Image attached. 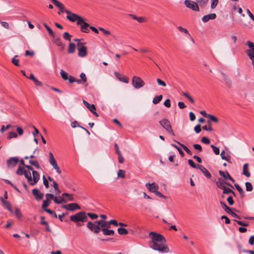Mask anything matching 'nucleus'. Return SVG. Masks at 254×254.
Segmentation results:
<instances>
[{"label":"nucleus","instance_id":"nucleus-1","mask_svg":"<svg viewBox=\"0 0 254 254\" xmlns=\"http://www.w3.org/2000/svg\"><path fill=\"white\" fill-rule=\"evenodd\" d=\"M149 237L151 239L148 243L150 248L161 253H168L170 252L169 248L165 244L166 240L164 236L151 232L149 234Z\"/></svg>","mask_w":254,"mask_h":254},{"label":"nucleus","instance_id":"nucleus-2","mask_svg":"<svg viewBox=\"0 0 254 254\" xmlns=\"http://www.w3.org/2000/svg\"><path fill=\"white\" fill-rule=\"evenodd\" d=\"M70 220L75 223L77 226H81L82 224L79 222H85L87 221L88 217L86 213L84 211H80L74 215L70 216Z\"/></svg>","mask_w":254,"mask_h":254},{"label":"nucleus","instance_id":"nucleus-3","mask_svg":"<svg viewBox=\"0 0 254 254\" xmlns=\"http://www.w3.org/2000/svg\"><path fill=\"white\" fill-rule=\"evenodd\" d=\"M33 178H32L30 172L28 171V175H26L27 182L31 186L35 185L40 180V174L36 171H33Z\"/></svg>","mask_w":254,"mask_h":254},{"label":"nucleus","instance_id":"nucleus-4","mask_svg":"<svg viewBox=\"0 0 254 254\" xmlns=\"http://www.w3.org/2000/svg\"><path fill=\"white\" fill-rule=\"evenodd\" d=\"M65 12L67 14L66 18L71 22L76 21V24L79 25L80 22L82 20V17L78 15L72 13L69 10H66Z\"/></svg>","mask_w":254,"mask_h":254},{"label":"nucleus","instance_id":"nucleus-5","mask_svg":"<svg viewBox=\"0 0 254 254\" xmlns=\"http://www.w3.org/2000/svg\"><path fill=\"white\" fill-rule=\"evenodd\" d=\"M160 125L168 131L169 133L174 136L175 133L172 129L170 121L166 119H163V120L159 121Z\"/></svg>","mask_w":254,"mask_h":254},{"label":"nucleus","instance_id":"nucleus-6","mask_svg":"<svg viewBox=\"0 0 254 254\" xmlns=\"http://www.w3.org/2000/svg\"><path fill=\"white\" fill-rule=\"evenodd\" d=\"M132 84L134 88L139 89L145 85V83L140 77L134 76L132 78Z\"/></svg>","mask_w":254,"mask_h":254},{"label":"nucleus","instance_id":"nucleus-7","mask_svg":"<svg viewBox=\"0 0 254 254\" xmlns=\"http://www.w3.org/2000/svg\"><path fill=\"white\" fill-rule=\"evenodd\" d=\"M45 196L46 200L49 201L50 199H53L55 203L57 204H61L62 202L66 203L67 202V200L65 199L62 198V197L58 198L57 197L54 196V195L51 193H47L46 194Z\"/></svg>","mask_w":254,"mask_h":254},{"label":"nucleus","instance_id":"nucleus-8","mask_svg":"<svg viewBox=\"0 0 254 254\" xmlns=\"http://www.w3.org/2000/svg\"><path fill=\"white\" fill-rule=\"evenodd\" d=\"M184 3L186 7L194 11H199V7L196 1L190 0H185Z\"/></svg>","mask_w":254,"mask_h":254},{"label":"nucleus","instance_id":"nucleus-9","mask_svg":"<svg viewBox=\"0 0 254 254\" xmlns=\"http://www.w3.org/2000/svg\"><path fill=\"white\" fill-rule=\"evenodd\" d=\"M49 163L53 166V167L56 170V172L60 174L62 173V171L61 170L60 167L58 166L57 162L54 157L53 153L51 152H50L49 153Z\"/></svg>","mask_w":254,"mask_h":254},{"label":"nucleus","instance_id":"nucleus-10","mask_svg":"<svg viewBox=\"0 0 254 254\" xmlns=\"http://www.w3.org/2000/svg\"><path fill=\"white\" fill-rule=\"evenodd\" d=\"M87 227L95 234H98L101 231V228L99 226L96 225L91 221H88L87 224Z\"/></svg>","mask_w":254,"mask_h":254},{"label":"nucleus","instance_id":"nucleus-11","mask_svg":"<svg viewBox=\"0 0 254 254\" xmlns=\"http://www.w3.org/2000/svg\"><path fill=\"white\" fill-rule=\"evenodd\" d=\"M250 49L246 51V53L249 58H252L254 57V44L250 41L246 42V44Z\"/></svg>","mask_w":254,"mask_h":254},{"label":"nucleus","instance_id":"nucleus-12","mask_svg":"<svg viewBox=\"0 0 254 254\" xmlns=\"http://www.w3.org/2000/svg\"><path fill=\"white\" fill-rule=\"evenodd\" d=\"M19 162V159L16 157L9 158L6 161L7 166L9 168L15 167Z\"/></svg>","mask_w":254,"mask_h":254},{"label":"nucleus","instance_id":"nucleus-13","mask_svg":"<svg viewBox=\"0 0 254 254\" xmlns=\"http://www.w3.org/2000/svg\"><path fill=\"white\" fill-rule=\"evenodd\" d=\"M62 208L71 211L80 209V206L78 204L75 203H72L66 205H63L62 206Z\"/></svg>","mask_w":254,"mask_h":254},{"label":"nucleus","instance_id":"nucleus-14","mask_svg":"<svg viewBox=\"0 0 254 254\" xmlns=\"http://www.w3.org/2000/svg\"><path fill=\"white\" fill-rule=\"evenodd\" d=\"M81 27V31L82 32L88 33L89 32V28H90V26L88 23L84 21V19L82 18V20L80 22L79 25Z\"/></svg>","mask_w":254,"mask_h":254},{"label":"nucleus","instance_id":"nucleus-15","mask_svg":"<svg viewBox=\"0 0 254 254\" xmlns=\"http://www.w3.org/2000/svg\"><path fill=\"white\" fill-rule=\"evenodd\" d=\"M216 184L217 187L220 189H222L223 188L225 187V186H224L225 184L232 188H234L233 186L230 183L225 182L221 178H219L218 179V181L216 182Z\"/></svg>","mask_w":254,"mask_h":254},{"label":"nucleus","instance_id":"nucleus-16","mask_svg":"<svg viewBox=\"0 0 254 254\" xmlns=\"http://www.w3.org/2000/svg\"><path fill=\"white\" fill-rule=\"evenodd\" d=\"M32 194L35 196V198L39 200L43 198L44 194L40 192L37 189H34L32 191Z\"/></svg>","mask_w":254,"mask_h":254},{"label":"nucleus","instance_id":"nucleus-17","mask_svg":"<svg viewBox=\"0 0 254 254\" xmlns=\"http://www.w3.org/2000/svg\"><path fill=\"white\" fill-rule=\"evenodd\" d=\"M145 186L150 191L153 193L157 191L159 189L158 185H157L155 183H153L152 184L147 183Z\"/></svg>","mask_w":254,"mask_h":254},{"label":"nucleus","instance_id":"nucleus-18","mask_svg":"<svg viewBox=\"0 0 254 254\" xmlns=\"http://www.w3.org/2000/svg\"><path fill=\"white\" fill-rule=\"evenodd\" d=\"M115 76L117 78H118L120 81H122L123 82L128 83L129 80L128 78L123 75H121L120 73H119L118 72H115L114 73Z\"/></svg>","mask_w":254,"mask_h":254},{"label":"nucleus","instance_id":"nucleus-19","mask_svg":"<svg viewBox=\"0 0 254 254\" xmlns=\"http://www.w3.org/2000/svg\"><path fill=\"white\" fill-rule=\"evenodd\" d=\"M219 174L221 176L223 177L225 179L227 180L229 179L233 183L235 182V180L230 175L229 173L227 171L224 172L223 171L220 170L219 171Z\"/></svg>","mask_w":254,"mask_h":254},{"label":"nucleus","instance_id":"nucleus-20","mask_svg":"<svg viewBox=\"0 0 254 254\" xmlns=\"http://www.w3.org/2000/svg\"><path fill=\"white\" fill-rule=\"evenodd\" d=\"M221 74L222 75V77L223 78L224 81L225 82L226 85L228 87H231L232 81L230 78L228 77V76L223 72H221Z\"/></svg>","mask_w":254,"mask_h":254},{"label":"nucleus","instance_id":"nucleus-21","mask_svg":"<svg viewBox=\"0 0 254 254\" xmlns=\"http://www.w3.org/2000/svg\"><path fill=\"white\" fill-rule=\"evenodd\" d=\"M52 37L53 38V43H55L57 46L60 47L61 50H63L64 49V46L63 45L60 38L56 37L55 35H54V37Z\"/></svg>","mask_w":254,"mask_h":254},{"label":"nucleus","instance_id":"nucleus-22","mask_svg":"<svg viewBox=\"0 0 254 254\" xmlns=\"http://www.w3.org/2000/svg\"><path fill=\"white\" fill-rule=\"evenodd\" d=\"M216 17V14L215 13H210L205 15H204L202 17V21L205 23L209 20H213Z\"/></svg>","mask_w":254,"mask_h":254},{"label":"nucleus","instance_id":"nucleus-23","mask_svg":"<svg viewBox=\"0 0 254 254\" xmlns=\"http://www.w3.org/2000/svg\"><path fill=\"white\" fill-rule=\"evenodd\" d=\"M78 56L80 57H84L87 54V49L85 46H81L78 49Z\"/></svg>","mask_w":254,"mask_h":254},{"label":"nucleus","instance_id":"nucleus-24","mask_svg":"<svg viewBox=\"0 0 254 254\" xmlns=\"http://www.w3.org/2000/svg\"><path fill=\"white\" fill-rule=\"evenodd\" d=\"M53 4L59 8L60 11L58 12L59 14H60L61 12H64L65 11L67 10L66 9H64V4L61 2L59 1L58 0H56L53 3Z\"/></svg>","mask_w":254,"mask_h":254},{"label":"nucleus","instance_id":"nucleus-25","mask_svg":"<svg viewBox=\"0 0 254 254\" xmlns=\"http://www.w3.org/2000/svg\"><path fill=\"white\" fill-rule=\"evenodd\" d=\"M207 179L211 178V175L209 171L203 166L200 165L198 168Z\"/></svg>","mask_w":254,"mask_h":254},{"label":"nucleus","instance_id":"nucleus-26","mask_svg":"<svg viewBox=\"0 0 254 254\" xmlns=\"http://www.w3.org/2000/svg\"><path fill=\"white\" fill-rule=\"evenodd\" d=\"M25 167L19 166L16 171V174L20 176L24 175L26 178V175H28V172L25 170Z\"/></svg>","mask_w":254,"mask_h":254},{"label":"nucleus","instance_id":"nucleus-27","mask_svg":"<svg viewBox=\"0 0 254 254\" xmlns=\"http://www.w3.org/2000/svg\"><path fill=\"white\" fill-rule=\"evenodd\" d=\"M83 103L91 112L93 111H96V107L94 104H90L88 102L84 100H83Z\"/></svg>","mask_w":254,"mask_h":254},{"label":"nucleus","instance_id":"nucleus-28","mask_svg":"<svg viewBox=\"0 0 254 254\" xmlns=\"http://www.w3.org/2000/svg\"><path fill=\"white\" fill-rule=\"evenodd\" d=\"M198 6L202 9L204 8L207 5L209 0H195Z\"/></svg>","mask_w":254,"mask_h":254},{"label":"nucleus","instance_id":"nucleus-29","mask_svg":"<svg viewBox=\"0 0 254 254\" xmlns=\"http://www.w3.org/2000/svg\"><path fill=\"white\" fill-rule=\"evenodd\" d=\"M101 231L103 232V235L106 236H113L115 232L113 230H108L106 228L101 229Z\"/></svg>","mask_w":254,"mask_h":254},{"label":"nucleus","instance_id":"nucleus-30","mask_svg":"<svg viewBox=\"0 0 254 254\" xmlns=\"http://www.w3.org/2000/svg\"><path fill=\"white\" fill-rule=\"evenodd\" d=\"M0 200L2 203L3 206L6 207L9 211L12 212L10 203L6 200H4L3 197L0 198Z\"/></svg>","mask_w":254,"mask_h":254},{"label":"nucleus","instance_id":"nucleus-31","mask_svg":"<svg viewBox=\"0 0 254 254\" xmlns=\"http://www.w3.org/2000/svg\"><path fill=\"white\" fill-rule=\"evenodd\" d=\"M243 174L247 177H250L251 174L249 171L248 164L246 163L243 166Z\"/></svg>","mask_w":254,"mask_h":254},{"label":"nucleus","instance_id":"nucleus-32","mask_svg":"<svg viewBox=\"0 0 254 254\" xmlns=\"http://www.w3.org/2000/svg\"><path fill=\"white\" fill-rule=\"evenodd\" d=\"M76 45L75 44L72 43H69L68 47V53L69 54H72L74 53L75 50Z\"/></svg>","mask_w":254,"mask_h":254},{"label":"nucleus","instance_id":"nucleus-33","mask_svg":"<svg viewBox=\"0 0 254 254\" xmlns=\"http://www.w3.org/2000/svg\"><path fill=\"white\" fill-rule=\"evenodd\" d=\"M234 186L239 191L241 196L242 197H244L245 196V192L244 190L241 188V187L239 186V185L238 184H235Z\"/></svg>","mask_w":254,"mask_h":254},{"label":"nucleus","instance_id":"nucleus-34","mask_svg":"<svg viewBox=\"0 0 254 254\" xmlns=\"http://www.w3.org/2000/svg\"><path fill=\"white\" fill-rule=\"evenodd\" d=\"M62 196H63L62 198L65 199L67 201V200H69V201H73L74 200V198L72 196V195L70 194L69 193H63L62 194Z\"/></svg>","mask_w":254,"mask_h":254},{"label":"nucleus","instance_id":"nucleus-35","mask_svg":"<svg viewBox=\"0 0 254 254\" xmlns=\"http://www.w3.org/2000/svg\"><path fill=\"white\" fill-rule=\"evenodd\" d=\"M220 204H221V205L222 207L223 208V209L225 211H226V212H227L229 214L230 212H232L231 209L230 207H229L228 206H227V205L226 204V203L224 202L221 201Z\"/></svg>","mask_w":254,"mask_h":254},{"label":"nucleus","instance_id":"nucleus-36","mask_svg":"<svg viewBox=\"0 0 254 254\" xmlns=\"http://www.w3.org/2000/svg\"><path fill=\"white\" fill-rule=\"evenodd\" d=\"M175 141L178 143L179 144L180 146H181L184 149V150L189 155H191L192 154V152L186 146H185V145H184L183 144H182L181 143H180L179 142L175 140Z\"/></svg>","mask_w":254,"mask_h":254},{"label":"nucleus","instance_id":"nucleus-37","mask_svg":"<svg viewBox=\"0 0 254 254\" xmlns=\"http://www.w3.org/2000/svg\"><path fill=\"white\" fill-rule=\"evenodd\" d=\"M163 96L162 95H160L158 96H156L153 99L152 102L154 104H157L159 103L161 100L162 99Z\"/></svg>","mask_w":254,"mask_h":254},{"label":"nucleus","instance_id":"nucleus-38","mask_svg":"<svg viewBox=\"0 0 254 254\" xmlns=\"http://www.w3.org/2000/svg\"><path fill=\"white\" fill-rule=\"evenodd\" d=\"M118 232L120 235H127L128 234V231L127 229L124 228H119L118 229Z\"/></svg>","mask_w":254,"mask_h":254},{"label":"nucleus","instance_id":"nucleus-39","mask_svg":"<svg viewBox=\"0 0 254 254\" xmlns=\"http://www.w3.org/2000/svg\"><path fill=\"white\" fill-rule=\"evenodd\" d=\"M130 16L133 19L136 20L138 22L142 23L145 21V18L143 17H137L133 14H130Z\"/></svg>","mask_w":254,"mask_h":254},{"label":"nucleus","instance_id":"nucleus-40","mask_svg":"<svg viewBox=\"0 0 254 254\" xmlns=\"http://www.w3.org/2000/svg\"><path fill=\"white\" fill-rule=\"evenodd\" d=\"M110 227H111V226H110V224H109V221L107 222V221L103 220L100 228H101V229H103V228L108 229V228H110Z\"/></svg>","mask_w":254,"mask_h":254},{"label":"nucleus","instance_id":"nucleus-41","mask_svg":"<svg viewBox=\"0 0 254 254\" xmlns=\"http://www.w3.org/2000/svg\"><path fill=\"white\" fill-rule=\"evenodd\" d=\"M29 162L31 165L34 166L37 169L40 168V166L38 161L30 160Z\"/></svg>","mask_w":254,"mask_h":254},{"label":"nucleus","instance_id":"nucleus-42","mask_svg":"<svg viewBox=\"0 0 254 254\" xmlns=\"http://www.w3.org/2000/svg\"><path fill=\"white\" fill-rule=\"evenodd\" d=\"M220 156H221V157L222 158V159L223 160H225L227 161H228L229 162L230 161V159H231V157L230 156H226L225 155V151L224 150H223L221 154H220Z\"/></svg>","mask_w":254,"mask_h":254},{"label":"nucleus","instance_id":"nucleus-43","mask_svg":"<svg viewBox=\"0 0 254 254\" xmlns=\"http://www.w3.org/2000/svg\"><path fill=\"white\" fill-rule=\"evenodd\" d=\"M43 25H44V26L46 28V29L48 31V33H49V35L51 37H54L55 34L53 32V31L52 30V29L49 26H48V25L46 23H44Z\"/></svg>","mask_w":254,"mask_h":254},{"label":"nucleus","instance_id":"nucleus-44","mask_svg":"<svg viewBox=\"0 0 254 254\" xmlns=\"http://www.w3.org/2000/svg\"><path fill=\"white\" fill-rule=\"evenodd\" d=\"M60 74H61V75L62 78L64 80H67L68 76V73L66 72H65L64 70L62 69V70H61Z\"/></svg>","mask_w":254,"mask_h":254},{"label":"nucleus","instance_id":"nucleus-45","mask_svg":"<svg viewBox=\"0 0 254 254\" xmlns=\"http://www.w3.org/2000/svg\"><path fill=\"white\" fill-rule=\"evenodd\" d=\"M188 162V164L190 165V166H191L193 168L198 169L199 166H200L199 165L195 164L194 162L193 161V160L191 159H189Z\"/></svg>","mask_w":254,"mask_h":254},{"label":"nucleus","instance_id":"nucleus-46","mask_svg":"<svg viewBox=\"0 0 254 254\" xmlns=\"http://www.w3.org/2000/svg\"><path fill=\"white\" fill-rule=\"evenodd\" d=\"M171 145L173 147H174L175 148H176L177 149V151H179L180 155L182 157H183L185 155V154L183 152V151H182V150L181 149V148L179 147L178 146H177V145L175 144H171Z\"/></svg>","mask_w":254,"mask_h":254},{"label":"nucleus","instance_id":"nucleus-47","mask_svg":"<svg viewBox=\"0 0 254 254\" xmlns=\"http://www.w3.org/2000/svg\"><path fill=\"white\" fill-rule=\"evenodd\" d=\"M71 35H70L68 32H65L64 34H63V38H64V40H66V41H71Z\"/></svg>","mask_w":254,"mask_h":254},{"label":"nucleus","instance_id":"nucleus-48","mask_svg":"<svg viewBox=\"0 0 254 254\" xmlns=\"http://www.w3.org/2000/svg\"><path fill=\"white\" fill-rule=\"evenodd\" d=\"M245 185H246V190L247 191H251L253 190V187L251 183L248 182H246L245 183Z\"/></svg>","mask_w":254,"mask_h":254},{"label":"nucleus","instance_id":"nucleus-49","mask_svg":"<svg viewBox=\"0 0 254 254\" xmlns=\"http://www.w3.org/2000/svg\"><path fill=\"white\" fill-rule=\"evenodd\" d=\"M50 202L49 201L45 199L43 200V202L42 205V208L45 210V209H47V207L50 205Z\"/></svg>","mask_w":254,"mask_h":254},{"label":"nucleus","instance_id":"nucleus-50","mask_svg":"<svg viewBox=\"0 0 254 254\" xmlns=\"http://www.w3.org/2000/svg\"><path fill=\"white\" fill-rule=\"evenodd\" d=\"M118 177L124 179L125 177V171L123 170H119L118 172Z\"/></svg>","mask_w":254,"mask_h":254},{"label":"nucleus","instance_id":"nucleus-51","mask_svg":"<svg viewBox=\"0 0 254 254\" xmlns=\"http://www.w3.org/2000/svg\"><path fill=\"white\" fill-rule=\"evenodd\" d=\"M17 137V134L14 132L11 131L9 132L8 135L7 137L8 139H11L13 138H16Z\"/></svg>","mask_w":254,"mask_h":254},{"label":"nucleus","instance_id":"nucleus-52","mask_svg":"<svg viewBox=\"0 0 254 254\" xmlns=\"http://www.w3.org/2000/svg\"><path fill=\"white\" fill-rule=\"evenodd\" d=\"M210 147L212 148L213 152L215 155H219L220 153L219 149L218 147H216L214 145H211Z\"/></svg>","mask_w":254,"mask_h":254},{"label":"nucleus","instance_id":"nucleus-53","mask_svg":"<svg viewBox=\"0 0 254 254\" xmlns=\"http://www.w3.org/2000/svg\"><path fill=\"white\" fill-rule=\"evenodd\" d=\"M17 57H18L17 55L15 56L12 59L11 62L15 66H19V59H16Z\"/></svg>","mask_w":254,"mask_h":254},{"label":"nucleus","instance_id":"nucleus-54","mask_svg":"<svg viewBox=\"0 0 254 254\" xmlns=\"http://www.w3.org/2000/svg\"><path fill=\"white\" fill-rule=\"evenodd\" d=\"M86 214L87 217L89 216L92 220L96 219L98 217V215L95 213H87Z\"/></svg>","mask_w":254,"mask_h":254},{"label":"nucleus","instance_id":"nucleus-55","mask_svg":"<svg viewBox=\"0 0 254 254\" xmlns=\"http://www.w3.org/2000/svg\"><path fill=\"white\" fill-rule=\"evenodd\" d=\"M208 128H207L206 126H204L202 127V129L205 130H209L210 131H212L213 130V129L211 127V124L210 121H208Z\"/></svg>","mask_w":254,"mask_h":254},{"label":"nucleus","instance_id":"nucleus-56","mask_svg":"<svg viewBox=\"0 0 254 254\" xmlns=\"http://www.w3.org/2000/svg\"><path fill=\"white\" fill-rule=\"evenodd\" d=\"M219 0H211V8H215L218 3Z\"/></svg>","mask_w":254,"mask_h":254},{"label":"nucleus","instance_id":"nucleus-57","mask_svg":"<svg viewBox=\"0 0 254 254\" xmlns=\"http://www.w3.org/2000/svg\"><path fill=\"white\" fill-rule=\"evenodd\" d=\"M178 29L180 31V32H184L185 33L188 34L189 35V37H190V34H189V31H188L187 29L181 27V26H178Z\"/></svg>","mask_w":254,"mask_h":254},{"label":"nucleus","instance_id":"nucleus-58","mask_svg":"<svg viewBox=\"0 0 254 254\" xmlns=\"http://www.w3.org/2000/svg\"><path fill=\"white\" fill-rule=\"evenodd\" d=\"M194 148L197 150L198 152H200L202 150V147L199 144H194L193 145Z\"/></svg>","mask_w":254,"mask_h":254},{"label":"nucleus","instance_id":"nucleus-59","mask_svg":"<svg viewBox=\"0 0 254 254\" xmlns=\"http://www.w3.org/2000/svg\"><path fill=\"white\" fill-rule=\"evenodd\" d=\"M222 190H223V194H228L231 193L232 190L229 188L224 187Z\"/></svg>","mask_w":254,"mask_h":254},{"label":"nucleus","instance_id":"nucleus-60","mask_svg":"<svg viewBox=\"0 0 254 254\" xmlns=\"http://www.w3.org/2000/svg\"><path fill=\"white\" fill-rule=\"evenodd\" d=\"M45 211H46L47 213L50 214L51 215H53L55 218H57V215L55 211L51 210L49 209H45Z\"/></svg>","mask_w":254,"mask_h":254},{"label":"nucleus","instance_id":"nucleus-61","mask_svg":"<svg viewBox=\"0 0 254 254\" xmlns=\"http://www.w3.org/2000/svg\"><path fill=\"white\" fill-rule=\"evenodd\" d=\"M156 81H157V83L158 84V85L162 86L163 87L166 86V83L164 81H163V80H162L161 79H160V78H157Z\"/></svg>","mask_w":254,"mask_h":254},{"label":"nucleus","instance_id":"nucleus-62","mask_svg":"<svg viewBox=\"0 0 254 254\" xmlns=\"http://www.w3.org/2000/svg\"><path fill=\"white\" fill-rule=\"evenodd\" d=\"M201 141L204 144H208L210 143V139L207 137H203L201 139Z\"/></svg>","mask_w":254,"mask_h":254},{"label":"nucleus","instance_id":"nucleus-63","mask_svg":"<svg viewBox=\"0 0 254 254\" xmlns=\"http://www.w3.org/2000/svg\"><path fill=\"white\" fill-rule=\"evenodd\" d=\"M43 184L44 185L46 188L48 189L49 187V184L48 181L46 179L45 176H43Z\"/></svg>","mask_w":254,"mask_h":254},{"label":"nucleus","instance_id":"nucleus-64","mask_svg":"<svg viewBox=\"0 0 254 254\" xmlns=\"http://www.w3.org/2000/svg\"><path fill=\"white\" fill-rule=\"evenodd\" d=\"M208 118H209L210 120H211L212 121L215 123H217L218 122V119L216 117L212 115H208Z\"/></svg>","mask_w":254,"mask_h":254}]
</instances>
